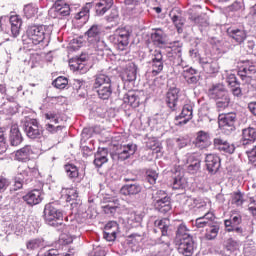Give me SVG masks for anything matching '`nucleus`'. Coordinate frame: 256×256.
Here are the masks:
<instances>
[{"label": "nucleus", "instance_id": "1", "mask_svg": "<svg viewBox=\"0 0 256 256\" xmlns=\"http://www.w3.org/2000/svg\"><path fill=\"white\" fill-rule=\"evenodd\" d=\"M175 243L178 245V253L184 256H193L197 249V244H195L193 236L189 234V228L185 223L177 226Z\"/></svg>", "mask_w": 256, "mask_h": 256}, {"label": "nucleus", "instance_id": "2", "mask_svg": "<svg viewBox=\"0 0 256 256\" xmlns=\"http://www.w3.org/2000/svg\"><path fill=\"white\" fill-rule=\"evenodd\" d=\"M26 36L33 45H49L51 32L49 26L31 25L26 30Z\"/></svg>", "mask_w": 256, "mask_h": 256}, {"label": "nucleus", "instance_id": "3", "mask_svg": "<svg viewBox=\"0 0 256 256\" xmlns=\"http://www.w3.org/2000/svg\"><path fill=\"white\" fill-rule=\"evenodd\" d=\"M224 226L226 233H235L236 237H248L249 233H253L251 227H245L243 225V216L237 214L231 216L230 219L224 220Z\"/></svg>", "mask_w": 256, "mask_h": 256}, {"label": "nucleus", "instance_id": "4", "mask_svg": "<svg viewBox=\"0 0 256 256\" xmlns=\"http://www.w3.org/2000/svg\"><path fill=\"white\" fill-rule=\"evenodd\" d=\"M93 89L98 94L99 99L107 101L113 95V86L111 84V77L105 74H97L93 84Z\"/></svg>", "mask_w": 256, "mask_h": 256}, {"label": "nucleus", "instance_id": "5", "mask_svg": "<svg viewBox=\"0 0 256 256\" xmlns=\"http://www.w3.org/2000/svg\"><path fill=\"white\" fill-rule=\"evenodd\" d=\"M88 43L93 45L97 51H109V46L103 41V27L93 24L85 33Z\"/></svg>", "mask_w": 256, "mask_h": 256}, {"label": "nucleus", "instance_id": "6", "mask_svg": "<svg viewBox=\"0 0 256 256\" xmlns=\"http://www.w3.org/2000/svg\"><path fill=\"white\" fill-rule=\"evenodd\" d=\"M44 220L51 227H61L63 225V211L57 208V202H51L44 207Z\"/></svg>", "mask_w": 256, "mask_h": 256}, {"label": "nucleus", "instance_id": "7", "mask_svg": "<svg viewBox=\"0 0 256 256\" xmlns=\"http://www.w3.org/2000/svg\"><path fill=\"white\" fill-rule=\"evenodd\" d=\"M129 37L131 32L127 28H118L113 35H110L108 40L112 43L118 51H125L129 45Z\"/></svg>", "mask_w": 256, "mask_h": 256}, {"label": "nucleus", "instance_id": "8", "mask_svg": "<svg viewBox=\"0 0 256 256\" xmlns=\"http://www.w3.org/2000/svg\"><path fill=\"white\" fill-rule=\"evenodd\" d=\"M235 123H237V113L230 112L218 116V125L225 135H231L237 129Z\"/></svg>", "mask_w": 256, "mask_h": 256}, {"label": "nucleus", "instance_id": "9", "mask_svg": "<svg viewBox=\"0 0 256 256\" xmlns=\"http://www.w3.org/2000/svg\"><path fill=\"white\" fill-rule=\"evenodd\" d=\"M22 128L29 139H41L43 135V127L37 119L26 118L22 121Z\"/></svg>", "mask_w": 256, "mask_h": 256}, {"label": "nucleus", "instance_id": "10", "mask_svg": "<svg viewBox=\"0 0 256 256\" xmlns=\"http://www.w3.org/2000/svg\"><path fill=\"white\" fill-rule=\"evenodd\" d=\"M255 73L256 64L249 60L244 61L243 65L238 68V77L247 85L253 81V75H255Z\"/></svg>", "mask_w": 256, "mask_h": 256}, {"label": "nucleus", "instance_id": "11", "mask_svg": "<svg viewBox=\"0 0 256 256\" xmlns=\"http://www.w3.org/2000/svg\"><path fill=\"white\" fill-rule=\"evenodd\" d=\"M9 23L10 28L1 24L2 31L6 32L12 37H19V34L21 33V26L23 25V20H21V17H19V15H13L10 17Z\"/></svg>", "mask_w": 256, "mask_h": 256}, {"label": "nucleus", "instance_id": "12", "mask_svg": "<svg viewBox=\"0 0 256 256\" xmlns=\"http://www.w3.org/2000/svg\"><path fill=\"white\" fill-rule=\"evenodd\" d=\"M191 119H193V105L185 104L182 107L181 113L175 117L174 123L177 127H183V125H187Z\"/></svg>", "mask_w": 256, "mask_h": 256}, {"label": "nucleus", "instance_id": "13", "mask_svg": "<svg viewBox=\"0 0 256 256\" xmlns=\"http://www.w3.org/2000/svg\"><path fill=\"white\" fill-rule=\"evenodd\" d=\"M136 151L137 145L135 144L121 145L117 147L114 157H117L119 161H127L129 157L135 155Z\"/></svg>", "mask_w": 256, "mask_h": 256}, {"label": "nucleus", "instance_id": "14", "mask_svg": "<svg viewBox=\"0 0 256 256\" xmlns=\"http://www.w3.org/2000/svg\"><path fill=\"white\" fill-rule=\"evenodd\" d=\"M205 163L209 175H217L221 169V158L217 154H207Z\"/></svg>", "mask_w": 256, "mask_h": 256}, {"label": "nucleus", "instance_id": "15", "mask_svg": "<svg viewBox=\"0 0 256 256\" xmlns=\"http://www.w3.org/2000/svg\"><path fill=\"white\" fill-rule=\"evenodd\" d=\"M153 75H159L163 71L165 65V59L161 50H155L152 54V60L150 62Z\"/></svg>", "mask_w": 256, "mask_h": 256}, {"label": "nucleus", "instance_id": "16", "mask_svg": "<svg viewBox=\"0 0 256 256\" xmlns=\"http://www.w3.org/2000/svg\"><path fill=\"white\" fill-rule=\"evenodd\" d=\"M179 93L181 90L177 87H172L166 93V105L172 111H177V106L179 105Z\"/></svg>", "mask_w": 256, "mask_h": 256}, {"label": "nucleus", "instance_id": "17", "mask_svg": "<svg viewBox=\"0 0 256 256\" xmlns=\"http://www.w3.org/2000/svg\"><path fill=\"white\" fill-rule=\"evenodd\" d=\"M227 34L237 45H243L244 41L247 39V31L243 28H228Z\"/></svg>", "mask_w": 256, "mask_h": 256}, {"label": "nucleus", "instance_id": "18", "mask_svg": "<svg viewBox=\"0 0 256 256\" xmlns=\"http://www.w3.org/2000/svg\"><path fill=\"white\" fill-rule=\"evenodd\" d=\"M113 7V0H96L93 3V9L98 17L103 15Z\"/></svg>", "mask_w": 256, "mask_h": 256}, {"label": "nucleus", "instance_id": "19", "mask_svg": "<svg viewBox=\"0 0 256 256\" xmlns=\"http://www.w3.org/2000/svg\"><path fill=\"white\" fill-rule=\"evenodd\" d=\"M227 94H229V92H227V88H225V85L221 83L214 84L208 89V97L214 101Z\"/></svg>", "mask_w": 256, "mask_h": 256}, {"label": "nucleus", "instance_id": "20", "mask_svg": "<svg viewBox=\"0 0 256 256\" xmlns=\"http://www.w3.org/2000/svg\"><path fill=\"white\" fill-rule=\"evenodd\" d=\"M23 201H25L27 205H30L31 207H33V205H39V203L43 201L41 190H31L23 196Z\"/></svg>", "mask_w": 256, "mask_h": 256}, {"label": "nucleus", "instance_id": "21", "mask_svg": "<svg viewBox=\"0 0 256 256\" xmlns=\"http://www.w3.org/2000/svg\"><path fill=\"white\" fill-rule=\"evenodd\" d=\"M137 79V65L133 62L129 63L122 73V81L124 83H133Z\"/></svg>", "mask_w": 256, "mask_h": 256}, {"label": "nucleus", "instance_id": "22", "mask_svg": "<svg viewBox=\"0 0 256 256\" xmlns=\"http://www.w3.org/2000/svg\"><path fill=\"white\" fill-rule=\"evenodd\" d=\"M182 76L188 85H197V83H199V79H201L199 71L193 67L185 69L182 73Z\"/></svg>", "mask_w": 256, "mask_h": 256}, {"label": "nucleus", "instance_id": "23", "mask_svg": "<svg viewBox=\"0 0 256 256\" xmlns=\"http://www.w3.org/2000/svg\"><path fill=\"white\" fill-rule=\"evenodd\" d=\"M211 145V140L209 138V133L200 130L196 134V139H195V147L198 149H207Z\"/></svg>", "mask_w": 256, "mask_h": 256}, {"label": "nucleus", "instance_id": "24", "mask_svg": "<svg viewBox=\"0 0 256 256\" xmlns=\"http://www.w3.org/2000/svg\"><path fill=\"white\" fill-rule=\"evenodd\" d=\"M200 64L203 68V71H205V73H208V75H215L216 73H219L220 67L217 60L200 59Z\"/></svg>", "mask_w": 256, "mask_h": 256}, {"label": "nucleus", "instance_id": "25", "mask_svg": "<svg viewBox=\"0 0 256 256\" xmlns=\"http://www.w3.org/2000/svg\"><path fill=\"white\" fill-rule=\"evenodd\" d=\"M9 143L12 147H19L23 143V135L17 125H13L10 129Z\"/></svg>", "mask_w": 256, "mask_h": 256}, {"label": "nucleus", "instance_id": "26", "mask_svg": "<svg viewBox=\"0 0 256 256\" xmlns=\"http://www.w3.org/2000/svg\"><path fill=\"white\" fill-rule=\"evenodd\" d=\"M256 141V129L253 127L244 128L242 130L241 143L244 146L253 145Z\"/></svg>", "mask_w": 256, "mask_h": 256}, {"label": "nucleus", "instance_id": "27", "mask_svg": "<svg viewBox=\"0 0 256 256\" xmlns=\"http://www.w3.org/2000/svg\"><path fill=\"white\" fill-rule=\"evenodd\" d=\"M119 226L117 222H110L104 227V239L106 241H115L117 239V231Z\"/></svg>", "mask_w": 256, "mask_h": 256}, {"label": "nucleus", "instance_id": "28", "mask_svg": "<svg viewBox=\"0 0 256 256\" xmlns=\"http://www.w3.org/2000/svg\"><path fill=\"white\" fill-rule=\"evenodd\" d=\"M214 146L218 151H223L224 153H229L230 155L235 153V145L223 140L221 138L214 139Z\"/></svg>", "mask_w": 256, "mask_h": 256}, {"label": "nucleus", "instance_id": "29", "mask_svg": "<svg viewBox=\"0 0 256 256\" xmlns=\"http://www.w3.org/2000/svg\"><path fill=\"white\" fill-rule=\"evenodd\" d=\"M31 155H33V148L31 147V145H26L23 148L16 151L15 159L16 161H21L22 163H25L29 161Z\"/></svg>", "mask_w": 256, "mask_h": 256}, {"label": "nucleus", "instance_id": "30", "mask_svg": "<svg viewBox=\"0 0 256 256\" xmlns=\"http://www.w3.org/2000/svg\"><path fill=\"white\" fill-rule=\"evenodd\" d=\"M224 248L228 253V256H241L239 255V242L232 237L224 241Z\"/></svg>", "mask_w": 256, "mask_h": 256}, {"label": "nucleus", "instance_id": "31", "mask_svg": "<svg viewBox=\"0 0 256 256\" xmlns=\"http://www.w3.org/2000/svg\"><path fill=\"white\" fill-rule=\"evenodd\" d=\"M142 187L141 184L139 183H132V184H126L124 186H122V188L120 189V193L121 195H139V193H141L142 191Z\"/></svg>", "mask_w": 256, "mask_h": 256}, {"label": "nucleus", "instance_id": "32", "mask_svg": "<svg viewBox=\"0 0 256 256\" xmlns=\"http://www.w3.org/2000/svg\"><path fill=\"white\" fill-rule=\"evenodd\" d=\"M197 25L200 31H205L209 27V16L207 14H200L198 16L191 15L189 17Z\"/></svg>", "mask_w": 256, "mask_h": 256}, {"label": "nucleus", "instance_id": "33", "mask_svg": "<svg viewBox=\"0 0 256 256\" xmlns=\"http://www.w3.org/2000/svg\"><path fill=\"white\" fill-rule=\"evenodd\" d=\"M108 155L109 151L107 148H100L95 154L94 165L97 167H103V165L109 161V159H107Z\"/></svg>", "mask_w": 256, "mask_h": 256}, {"label": "nucleus", "instance_id": "34", "mask_svg": "<svg viewBox=\"0 0 256 256\" xmlns=\"http://www.w3.org/2000/svg\"><path fill=\"white\" fill-rule=\"evenodd\" d=\"M55 9L56 13L58 15H61V17H67L71 14V8L69 7V4L65 3V1L62 0L56 1Z\"/></svg>", "mask_w": 256, "mask_h": 256}, {"label": "nucleus", "instance_id": "35", "mask_svg": "<svg viewBox=\"0 0 256 256\" xmlns=\"http://www.w3.org/2000/svg\"><path fill=\"white\" fill-rule=\"evenodd\" d=\"M123 101L124 103L130 105V107H133L134 109H136V107H139L140 103L139 96L133 91H130L127 94H125Z\"/></svg>", "mask_w": 256, "mask_h": 256}, {"label": "nucleus", "instance_id": "36", "mask_svg": "<svg viewBox=\"0 0 256 256\" xmlns=\"http://www.w3.org/2000/svg\"><path fill=\"white\" fill-rule=\"evenodd\" d=\"M154 207L159 213H163V215L169 213L171 211V198L155 202Z\"/></svg>", "mask_w": 256, "mask_h": 256}, {"label": "nucleus", "instance_id": "37", "mask_svg": "<svg viewBox=\"0 0 256 256\" xmlns=\"http://www.w3.org/2000/svg\"><path fill=\"white\" fill-rule=\"evenodd\" d=\"M199 169H201V160L190 156L188 158V173H190L191 175H195L199 171Z\"/></svg>", "mask_w": 256, "mask_h": 256}, {"label": "nucleus", "instance_id": "38", "mask_svg": "<svg viewBox=\"0 0 256 256\" xmlns=\"http://www.w3.org/2000/svg\"><path fill=\"white\" fill-rule=\"evenodd\" d=\"M64 170L69 179H72L73 181L79 179V168H77L75 164H66Z\"/></svg>", "mask_w": 256, "mask_h": 256}, {"label": "nucleus", "instance_id": "39", "mask_svg": "<svg viewBox=\"0 0 256 256\" xmlns=\"http://www.w3.org/2000/svg\"><path fill=\"white\" fill-rule=\"evenodd\" d=\"M209 229L206 230L205 237L208 241H213V239H217V235H219V223L214 222L212 225L208 226Z\"/></svg>", "mask_w": 256, "mask_h": 256}, {"label": "nucleus", "instance_id": "40", "mask_svg": "<svg viewBox=\"0 0 256 256\" xmlns=\"http://www.w3.org/2000/svg\"><path fill=\"white\" fill-rule=\"evenodd\" d=\"M37 173V169L26 167L24 170L20 171L17 175H21L23 177V181L25 185L27 183H31L33 181V176Z\"/></svg>", "mask_w": 256, "mask_h": 256}, {"label": "nucleus", "instance_id": "41", "mask_svg": "<svg viewBox=\"0 0 256 256\" xmlns=\"http://www.w3.org/2000/svg\"><path fill=\"white\" fill-rule=\"evenodd\" d=\"M37 13H39V7L35 4L30 3L24 6V15L26 19H33V17L37 16Z\"/></svg>", "mask_w": 256, "mask_h": 256}, {"label": "nucleus", "instance_id": "42", "mask_svg": "<svg viewBox=\"0 0 256 256\" xmlns=\"http://www.w3.org/2000/svg\"><path fill=\"white\" fill-rule=\"evenodd\" d=\"M216 101V109L217 111H224L229 107V103H231V98H229V94H225L224 96L218 98Z\"/></svg>", "mask_w": 256, "mask_h": 256}, {"label": "nucleus", "instance_id": "43", "mask_svg": "<svg viewBox=\"0 0 256 256\" xmlns=\"http://www.w3.org/2000/svg\"><path fill=\"white\" fill-rule=\"evenodd\" d=\"M26 247H27V249H30V251H35L36 249H41V248L45 247V240H43V238H34L27 242Z\"/></svg>", "mask_w": 256, "mask_h": 256}, {"label": "nucleus", "instance_id": "44", "mask_svg": "<svg viewBox=\"0 0 256 256\" xmlns=\"http://www.w3.org/2000/svg\"><path fill=\"white\" fill-rule=\"evenodd\" d=\"M170 17L177 28L178 33L183 32V25H185V19L181 15L174 14L173 12L170 13Z\"/></svg>", "mask_w": 256, "mask_h": 256}, {"label": "nucleus", "instance_id": "45", "mask_svg": "<svg viewBox=\"0 0 256 256\" xmlns=\"http://www.w3.org/2000/svg\"><path fill=\"white\" fill-rule=\"evenodd\" d=\"M63 195L67 203H71V201H77V197H79V193L75 190V188H66L62 190Z\"/></svg>", "mask_w": 256, "mask_h": 256}, {"label": "nucleus", "instance_id": "46", "mask_svg": "<svg viewBox=\"0 0 256 256\" xmlns=\"http://www.w3.org/2000/svg\"><path fill=\"white\" fill-rule=\"evenodd\" d=\"M151 40L155 45H165V39L163 38V30L157 29L151 34Z\"/></svg>", "mask_w": 256, "mask_h": 256}, {"label": "nucleus", "instance_id": "47", "mask_svg": "<svg viewBox=\"0 0 256 256\" xmlns=\"http://www.w3.org/2000/svg\"><path fill=\"white\" fill-rule=\"evenodd\" d=\"M159 179V174L155 170H147L145 173V181L150 183V185H155Z\"/></svg>", "mask_w": 256, "mask_h": 256}, {"label": "nucleus", "instance_id": "48", "mask_svg": "<svg viewBox=\"0 0 256 256\" xmlns=\"http://www.w3.org/2000/svg\"><path fill=\"white\" fill-rule=\"evenodd\" d=\"M52 85L56 87V89H65V87L69 85V80L65 76H60L52 82Z\"/></svg>", "mask_w": 256, "mask_h": 256}, {"label": "nucleus", "instance_id": "49", "mask_svg": "<svg viewBox=\"0 0 256 256\" xmlns=\"http://www.w3.org/2000/svg\"><path fill=\"white\" fill-rule=\"evenodd\" d=\"M247 199L249 201V207H248V211L249 213H251V215H253L254 217H256V196L251 195V193H249L247 195Z\"/></svg>", "mask_w": 256, "mask_h": 256}, {"label": "nucleus", "instance_id": "50", "mask_svg": "<svg viewBox=\"0 0 256 256\" xmlns=\"http://www.w3.org/2000/svg\"><path fill=\"white\" fill-rule=\"evenodd\" d=\"M204 223H207L208 227L215 223V214L211 211L206 210V213L200 217Z\"/></svg>", "mask_w": 256, "mask_h": 256}, {"label": "nucleus", "instance_id": "51", "mask_svg": "<svg viewBox=\"0 0 256 256\" xmlns=\"http://www.w3.org/2000/svg\"><path fill=\"white\" fill-rule=\"evenodd\" d=\"M89 7L90 5H86L84 6L80 12H78L76 15H75V19L77 20H80V19H83L84 21H87V19H89Z\"/></svg>", "mask_w": 256, "mask_h": 256}, {"label": "nucleus", "instance_id": "52", "mask_svg": "<svg viewBox=\"0 0 256 256\" xmlns=\"http://www.w3.org/2000/svg\"><path fill=\"white\" fill-rule=\"evenodd\" d=\"M245 200H243V195L241 192H234L232 194V205H236V207H241Z\"/></svg>", "mask_w": 256, "mask_h": 256}, {"label": "nucleus", "instance_id": "53", "mask_svg": "<svg viewBox=\"0 0 256 256\" xmlns=\"http://www.w3.org/2000/svg\"><path fill=\"white\" fill-rule=\"evenodd\" d=\"M241 45H242L243 49H245V51H247V53H251V51H253V49H255V40L246 37V39L244 40V42Z\"/></svg>", "mask_w": 256, "mask_h": 256}, {"label": "nucleus", "instance_id": "54", "mask_svg": "<svg viewBox=\"0 0 256 256\" xmlns=\"http://www.w3.org/2000/svg\"><path fill=\"white\" fill-rule=\"evenodd\" d=\"M185 187V178L177 176L174 178L172 183V188L175 190L184 189Z\"/></svg>", "mask_w": 256, "mask_h": 256}, {"label": "nucleus", "instance_id": "55", "mask_svg": "<svg viewBox=\"0 0 256 256\" xmlns=\"http://www.w3.org/2000/svg\"><path fill=\"white\" fill-rule=\"evenodd\" d=\"M106 21H108V23H117L119 21V10L113 8L110 14L106 17Z\"/></svg>", "mask_w": 256, "mask_h": 256}, {"label": "nucleus", "instance_id": "56", "mask_svg": "<svg viewBox=\"0 0 256 256\" xmlns=\"http://www.w3.org/2000/svg\"><path fill=\"white\" fill-rule=\"evenodd\" d=\"M23 185H25V182L23 181L22 175H16L14 178V190L17 191L19 189H23Z\"/></svg>", "mask_w": 256, "mask_h": 256}, {"label": "nucleus", "instance_id": "57", "mask_svg": "<svg viewBox=\"0 0 256 256\" xmlns=\"http://www.w3.org/2000/svg\"><path fill=\"white\" fill-rule=\"evenodd\" d=\"M166 199H171V198L167 196V192H165L164 190H158L154 195L155 203L157 201H165Z\"/></svg>", "mask_w": 256, "mask_h": 256}, {"label": "nucleus", "instance_id": "58", "mask_svg": "<svg viewBox=\"0 0 256 256\" xmlns=\"http://www.w3.org/2000/svg\"><path fill=\"white\" fill-rule=\"evenodd\" d=\"M196 209H199L200 211H207L209 210V207L205 200H203L202 198H196Z\"/></svg>", "mask_w": 256, "mask_h": 256}, {"label": "nucleus", "instance_id": "59", "mask_svg": "<svg viewBox=\"0 0 256 256\" xmlns=\"http://www.w3.org/2000/svg\"><path fill=\"white\" fill-rule=\"evenodd\" d=\"M117 209V206L111 204H107L103 207V211L106 215H115V213H117Z\"/></svg>", "mask_w": 256, "mask_h": 256}, {"label": "nucleus", "instance_id": "60", "mask_svg": "<svg viewBox=\"0 0 256 256\" xmlns=\"http://www.w3.org/2000/svg\"><path fill=\"white\" fill-rule=\"evenodd\" d=\"M243 9V0H236L230 6V11H241Z\"/></svg>", "mask_w": 256, "mask_h": 256}, {"label": "nucleus", "instance_id": "61", "mask_svg": "<svg viewBox=\"0 0 256 256\" xmlns=\"http://www.w3.org/2000/svg\"><path fill=\"white\" fill-rule=\"evenodd\" d=\"M11 184V182L9 181V179L0 176V193H3L4 191L7 190V187H9V185Z\"/></svg>", "mask_w": 256, "mask_h": 256}, {"label": "nucleus", "instance_id": "62", "mask_svg": "<svg viewBox=\"0 0 256 256\" xmlns=\"http://www.w3.org/2000/svg\"><path fill=\"white\" fill-rule=\"evenodd\" d=\"M231 93L234 97H243V90H241V84H237L236 86H232Z\"/></svg>", "mask_w": 256, "mask_h": 256}, {"label": "nucleus", "instance_id": "63", "mask_svg": "<svg viewBox=\"0 0 256 256\" xmlns=\"http://www.w3.org/2000/svg\"><path fill=\"white\" fill-rule=\"evenodd\" d=\"M45 119H48V121H52V123H59V117L57 116V113L55 112H48L44 114Z\"/></svg>", "mask_w": 256, "mask_h": 256}, {"label": "nucleus", "instance_id": "64", "mask_svg": "<svg viewBox=\"0 0 256 256\" xmlns=\"http://www.w3.org/2000/svg\"><path fill=\"white\" fill-rule=\"evenodd\" d=\"M46 131H48V133H58V131H62L63 126H57L55 127L53 124H46L45 126Z\"/></svg>", "mask_w": 256, "mask_h": 256}]
</instances>
